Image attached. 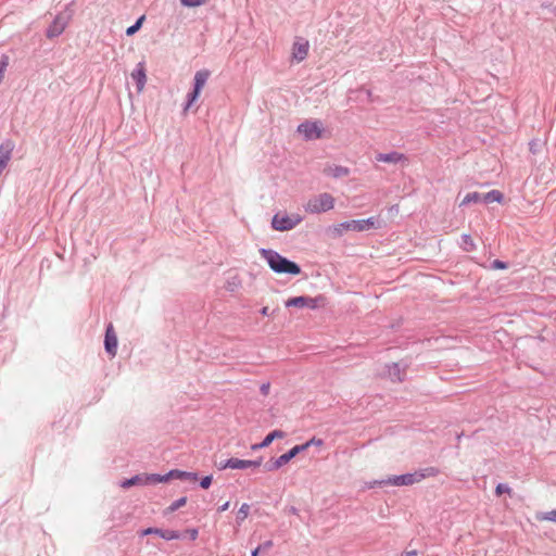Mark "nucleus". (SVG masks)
Listing matches in <instances>:
<instances>
[{"label": "nucleus", "instance_id": "393cba45", "mask_svg": "<svg viewBox=\"0 0 556 556\" xmlns=\"http://www.w3.org/2000/svg\"><path fill=\"white\" fill-rule=\"evenodd\" d=\"M187 503V497L186 496H182L176 501H174L165 510H164V514L167 515V514H172L174 511H176L177 509H179L180 507L185 506Z\"/></svg>", "mask_w": 556, "mask_h": 556}, {"label": "nucleus", "instance_id": "8fccbe9b", "mask_svg": "<svg viewBox=\"0 0 556 556\" xmlns=\"http://www.w3.org/2000/svg\"><path fill=\"white\" fill-rule=\"evenodd\" d=\"M366 93H367V97L370 99L371 98V91L370 90H366Z\"/></svg>", "mask_w": 556, "mask_h": 556}, {"label": "nucleus", "instance_id": "6e6552de", "mask_svg": "<svg viewBox=\"0 0 556 556\" xmlns=\"http://www.w3.org/2000/svg\"><path fill=\"white\" fill-rule=\"evenodd\" d=\"M67 23L68 16L64 14H58L46 30L47 38L53 39L59 37L64 31Z\"/></svg>", "mask_w": 556, "mask_h": 556}, {"label": "nucleus", "instance_id": "c03bdc74", "mask_svg": "<svg viewBox=\"0 0 556 556\" xmlns=\"http://www.w3.org/2000/svg\"><path fill=\"white\" fill-rule=\"evenodd\" d=\"M288 514L299 515V509L295 506H290L286 509Z\"/></svg>", "mask_w": 556, "mask_h": 556}, {"label": "nucleus", "instance_id": "72a5a7b5", "mask_svg": "<svg viewBox=\"0 0 556 556\" xmlns=\"http://www.w3.org/2000/svg\"><path fill=\"white\" fill-rule=\"evenodd\" d=\"M184 7L195 8L202 5L205 0H180Z\"/></svg>", "mask_w": 556, "mask_h": 556}, {"label": "nucleus", "instance_id": "c85d7f7f", "mask_svg": "<svg viewBox=\"0 0 556 556\" xmlns=\"http://www.w3.org/2000/svg\"><path fill=\"white\" fill-rule=\"evenodd\" d=\"M144 21V15L140 16L134 25L129 26L127 29H126V35L127 36H132L135 35L142 26V23Z\"/></svg>", "mask_w": 556, "mask_h": 556}, {"label": "nucleus", "instance_id": "4c0bfd02", "mask_svg": "<svg viewBox=\"0 0 556 556\" xmlns=\"http://www.w3.org/2000/svg\"><path fill=\"white\" fill-rule=\"evenodd\" d=\"M231 462H233V457L232 458H229V459H226L225 462H220L217 467L219 470H224L226 468H231L233 469V465H231Z\"/></svg>", "mask_w": 556, "mask_h": 556}, {"label": "nucleus", "instance_id": "0eeeda50", "mask_svg": "<svg viewBox=\"0 0 556 556\" xmlns=\"http://www.w3.org/2000/svg\"><path fill=\"white\" fill-rule=\"evenodd\" d=\"M420 475H415V472H408L400 476H392L389 477L386 480H381L378 482L379 485H395V486H402V485H413L415 483H418V478Z\"/></svg>", "mask_w": 556, "mask_h": 556}, {"label": "nucleus", "instance_id": "6ab92c4d", "mask_svg": "<svg viewBox=\"0 0 556 556\" xmlns=\"http://www.w3.org/2000/svg\"><path fill=\"white\" fill-rule=\"evenodd\" d=\"M388 375L392 381H403L404 372L399 363H392L387 366Z\"/></svg>", "mask_w": 556, "mask_h": 556}, {"label": "nucleus", "instance_id": "412c9836", "mask_svg": "<svg viewBox=\"0 0 556 556\" xmlns=\"http://www.w3.org/2000/svg\"><path fill=\"white\" fill-rule=\"evenodd\" d=\"M504 200V194L498 190H491L482 194V202L489 204L492 202L501 203Z\"/></svg>", "mask_w": 556, "mask_h": 556}, {"label": "nucleus", "instance_id": "20e7f679", "mask_svg": "<svg viewBox=\"0 0 556 556\" xmlns=\"http://www.w3.org/2000/svg\"><path fill=\"white\" fill-rule=\"evenodd\" d=\"M303 218L299 214L287 215L276 213L271 219V227L277 231H289L295 228Z\"/></svg>", "mask_w": 556, "mask_h": 556}, {"label": "nucleus", "instance_id": "c9c22d12", "mask_svg": "<svg viewBox=\"0 0 556 556\" xmlns=\"http://www.w3.org/2000/svg\"><path fill=\"white\" fill-rule=\"evenodd\" d=\"M212 480H213L212 475L203 477V478L200 480V486H201L202 489H208V488H210V485L212 484Z\"/></svg>", "mask_w": 556, "mask_h": 556}, {"label": "nucleus", "instance_id": "de8ad7c7", "mask_svg": "<svg viewBox=\"0 0 556 556\" xmlns=\"http://www.w3.org/2000/svg\"><path fill=\"white\" fill-rule=\"evenodd\" d=\"M260 313L263 315V316H268L269 315V308L267 306H264Z\"/></svg>", "mask_w": 556, "mask_h": 556}, {"label": "nucleus", "instance_id": "37998d69", "mask_svg": "<svg viewBox=\"0 0 556 556\" xmlns=\"http://www.w3.org/2000/svg\"><path fill=\"white\" fill-rule=\"evenodd\" d=\"M260 390H261V393H262V394H264V395L268 394L269 383H263V384L261 386V389H260Z\"/></svg>", "mask_w": 556, "mask_h": 556}, {"label": "nucleus", "instance_id": "dca6fc26", "mask_svg": "<svg viewBox=\"0 0 556 556\" xmlns=\"http://www.w3.org/2000/svg\"><path fill=\"white\" fill-rule=\"evenodd\" d=\"M324 174L333 178H342L349 176L350 169L341 165H328L324 168Z\"/></svg>", "mask_w": 556, "mask_h": 556}, {"label": "nucleus", "instance_id": "2f4dec72", "mask_svg": "<svg viewBox=\"0 0 556 556\" xmlns=\"http://www.w3.org/2000/svg\"><path fill=\"white\" fill-rule=\"evenodd\" d=\"M324 444V441L321 439H317L313 437L311 440L305 442L304 444H300L299 446H303L304 451H306L311 445L321 446Z\"/></svg>", "mask_w": 556, "mask_h": 556}, {"label": "nucleus", "instance_id": "a19ab883", "mask_svg": "<svg viewBox=\"0 0 556 556\" xmlns=\"http://www.w3.org/2000/svg\"><path fill=\"white\" fill-rule=\"evenodd\" d=\"M257 547H261V551H268L273 547V541H270V540L265 541L263 544L258 545Z\"/></svg>", "mask_w": 556, "mask_h": 556}, {"label": "nucleus", "instance_id": "cd10ccee", "mask_svg": "<svg viewBox=\"0 0 556 556\" xmlns=\"http://www.w3.org/2000/svg\"><path fill=\"white\" fill-rule=\"evenodd\" d=\"M249 513H250V505L247 503L242 504L237 513V518H236L237 523L241 525V522L248 517Z\"/></svg>", "mask_w": 556, "mask_h": 556}, {"label": "nucleus", "instance_id": "f03ea898", "mask_svg": "<svg viewBox=\"0 0 556 556\" xmlns=\"http://www.w3.org/2000/svg\"><path fill=\"white\" fill-rule=\"evenodd\" d=\"M376 219L375 217H369L366 219H353V220H346L343 223H340L338 225H334L331 228V232L334 238L343 236L346 231H365L372 227H375Z\"/></svg>", "mask_w": 556, "mask_h": 556}, {"label": "nucleus", "instance_id": "ea45409f", "mask_svg": "<svg viewBox=\"0 0 556 556\" xmlns=\"http://www.w3.org/2000/svg\"><path fill=\"white\" fill-rule=\"evenodd\" d=\"M186 532L188 533L190 540H192V541L197 540L198 534H199L198 529H188Z\"/></svg>", "mask_w": 556, "mask_h": 556}, {"label": "nucleus", "instance_id": "49530a36", "mask_svg": "<svg viewBox=\"0 0 556 556\" xmlns=\"http://www.w3.org/2000/svg\"><path fill=\"white\" fill-rule=\"evenodd\" d=\"M229 508V502H226L225 504H223L222 506L218 507V511L222 513V511H225Z\"/></svg>", "mask_w": 556, "mask_h": 556}, {"label": "nucleus", "instance_id": "79ce46f5", "mask_svg": "<svg viewBox=\"0 0 556 556\" xmlns=\"http://www.w3.org/2000/svg\"><path fill=\"white\" fill-rule=\"evenodd\" d=\"M418 553L416 549H405L401 556H416Z\"/></svg>", "mask_w": 556, "mask_h": 556}, {"label": "nucleus", "instance_id": "423d86ee", "mask_svg": "<svg viewBox=\"0 0 556 556\" xmlns=\"http://www.w3.org/2000/svg\"><path fill=\"white\" fill-rule=\"evenodd\" d=\"M304 452L303 446L295 445L290 448L287 453L280 455L277 459H270L264 465L266 471L278 470L283 465L288 464L291 459H293L298 454Z\"/></svg>", "mask_w": 556, "mask_h": 556}, {"label": "nucleus", "instance_id": "c756f323", "mask_svg": "<svg viewBox=\"0 0 556 556\" xmlns=\"http://www.w3.org/2000/svg\"><path fill=\"white\" fill-rule=\"evenodd\" d=\"M201 91H197L192 88V90L187 94V103L185 110L189 109L200 97Z\"/></svg>", "mask_w": 556, "mask_h": 556}, {"label": "nucleus", "instance_id": "4be33fe9", "mask_svg": "<svg viewBox=\"0 0 556 556\" xmlns=\"http://www.w3.org/2000/svg\"><path fill=\"white\" fill-rule=\"evenodd\" d=\"M174 477H175V479H179V480H190V481L198 480L197 472H189V471H184V470H179V469H174Z\"/></svg>", "mask_w": 556, "mask_h": 556}, {"label": "nucleus", "instance_id": "2eb2a0df", "mask_svg": "<svg viewBox=\"0 0 556 556\" xmlns=\"http://www.w3.org/2000/svg\"><path fill=\"white\" fill-rule=\"evenodd\" d=\"M149 473L135 475L129 479H125L121 482L123 489H129L135 485H150Z\"/></svg>", "mask_w": 556, "mask_h": 556}, {"label": "nucleus", "instance_id": "f704fd0d", "mask_svg": "<svg viewBox=\"0 0 556 556\" xmlns=\"http://www.w3.org/2000/svg\"><path fill=\"white\" fill-rule=\"evenodd\" d=\"M8 65H9V59H8V56L4 55L0 60V83L3 79L4 72H5Z\"/></svg>", "mask_w": 556, "mask_h": 556}, {"label": "nucleus", "instance_id": "e433bc0d", "mask_svg": "<svg viewBox=\"0 0 556 556\" xmlns=\"http://www.w3.org/2000/svg\"><path fill=\"white\" fill-rule=\"evenodd\" d=\"M540 519L556 522V509L544 513Z\"/></svg>", "mask_w": 556, "mask_h": 556}, {"label": "nucleus", "instance_id": "f257e3e1", "mask_svg": "<svg viewBox=\"0 0 556 556\" xmlns=\"http://www.w3.org/2000/svg\"><path fill=\"white\" fill-rule=\"evenodd\" d=\"M261 256L267 262L269 268L276 274L300 275L302 269L295 262L282 256L271 249H260Z\"/></svg>", "mask_w": 556, "mask_h": 556}, {"label": "nucleus", "instance_id": "a878e982", "mask_svg": "<svg viewBox=\"0 0 556 556\" xmlns=\"http://www.w3.org/2000/svg\"><path fill=\"white\" fill-rule=\"evenodd\" d=\"M462 248L466 252H471L476 249V244L470 235L465 233L462 236Z\"/></svg>", "mask_w": 556, "mask_h": 556}, {"label": "nucleus", "instance_id": "4468645a", "mask_svg": "<svg viewBox=\"0 0 556 556\" xmlns=\"http://www.w3.org/2000/svg\"><path fill=\"white\" fill-rule=\"evenodd\" d=\"M131 77L137 85V90L139 92L142 91L144 88L146 81H147V75H146V68H144L143 62H139L137 64V67L131 73Z\"/></svg>", "mask_w": 556, "mask_h": 556}, {"label": "nucleus", "instance_id": "5701e85b", "mask_svg": "<svg viewBox=\"0 0 556 556\" xmlns=\"http://www.w3.org/2000/svg\"><path fill=\"white\" fill-rule=\"evenodd\" d=\"M482 202V194L479 192H469L465 195L463 201L460 202V206L468 205L470 203H480Z\"/></svg>", "mask_w": 556, "mask_h": 556}, {"label": "nucleus", "instance_id": "f8f14e48", "mask_svg": "<svg viewBox=\"0 0 556 556\" xmlns=\"http://www.w3.org/2000/svg\"><path fill=\"white\" fill-rule=\"evenodd\" d=\"M308 41L304 38L296 37L295 41L293 42L292 47V56L298 62L303 61L308 53Z\"/></svg>", "mask_w": 556, "mask_h": 556}, {"label": "nucleus", "instance_id": "7c9ffc66", "mask_svg": "<svg viewBox=\"0 0 556 556\" xmlns=\"http://www.w3.org/2000/svg\"><path fill=\"white\" fill-rule=\"evenodd\" d=\"M510 493H511V489L506 483H498L495 488V494L497 496H501L503 494H510Z\"/></svg>", "mask_w": 556, "mask_h": 556}, {"label": "nucleus", "instance_id": "9d476101", "mask_svg": "<svg viewBox=\"0 0 556 556\" xmlns=\"http://www.w3.org/2000/svg\"><path fill=\"white\" fill-rule=\"evenodd\" d=\"M104 349L105 352L114 357L117 352V336L115 333L114 327L112 324H109L105 329L104 336Z\"/></svg>", "mask_w": 556, "mask_h": 556}, {"label": "nucleus", "instance_id": "aec40b11", "mask_svg": "<svg viewBox=\"0 0 556 556\" xmlns=\"http://www.w3.org/2000/svg\"><path fill=\"white\" fill-rule=\"evenodd\" d=\"M148 479L150 480V485H154V484H157V483L168 482L169 480L175 479V477H174V469L169 470L165 475L149 473V478Z\"/></svg>", "mask_w": 556, "mask_h": 556}, {"label": "nucleus", "instance_id": "a211bd4d", "mask_svg": "<svg viewBox=\"0 0 556 556\" xmlns=\"http://www.w3.org/2000/svg\"><path fill=\"white\" fill-rule=\"evenodd\" d=\"M211 72L208 70H200L194 74L193 78V89L197 91H201L204 85L206 84Z\"/></svg>", "mask_w": 556, "mask_h": 556}, {"label": "nucleus", "instance_id": "f3484780", "mask_svg": "<svg viewBox=\"0 0 556 556\" xmlns=\"http://www.w3.org/2000/svg\"><path fill=\"white\" fill-rule=\"evenodd\" d=\"M263 457H258L254 460H245V459H239L233 458V462H231V465H233V469H247L250 467L257 468L262 465Z\"/></svg>", "mask_w": 556, "mask_h": 556}, {"label": "nucleus", "instance_id": "39448f33", "mask_svg": "<svg viewBox=\"0 0 556 556\" xmlns=\"http://www.w3.org/2000/svg\"><path fill=\"white\" fill-rule=\"evenodd\" d=\"M324 304H325V298L323 295H318L316 298H311L307 295H300V296L290 298L285 303V305L287 307H298V308L308 307L312 309H315Z\"/></svg>", "mask_w": 556, "mask_h": 556}, {"label": "nucleus", "instance_id": "9b49d317", "mask_svg": "<svg viewBox=\"0 0 556 556\" xmlns=\"http://www.w3.org/2000/svg\"><path fill=\"white\" fill-rule=\"evenodd\" d=\"M150 534H156L166 541L178 540L181 538V533L179 531L169 530V529L164 530V529L152 528V527L143 529L140 533L141 536H146V535H150Z\"/></svg>", "mask_w": 556, "mask_h": 556}, {"label": "nucleus", "instance_id": "473e14b6", "mask_svg": "<svg viewBox=\"0 0 556 556\" xmlns=\"http://www.w3.org/2000/svg\"><path fill=\"white\" fill-rule=\"evenodd\" d=\"M240 287V281L237 279V277H233L231 280H228L226 283V290L230 292H235Z\"/></svg>", "mask_w": 556, "mask_h": 556}, {"label": "nucleus", "instance_id": "bb28decb", "mask_svg": "<svg viewBox=\"0 0 556 556\" xmlns=\"http://www.w3.org/2000/svg\"><path fill=\"white\" fill-rule=\"evenodd\" d=\"M438 472H439V470L437 468L428 467V468L421 469L419 471H415V475H420V477L418 478V482H420L421 480H424L427 477H435L438 475Z\"/></svg>", "mask_w": 556, "mask_h": 556}, {"label": "nucleus", "instance_id": "58836bf2", "mask_svg": "<svg viewBox=\"0 0 556 556\" xmlns=\"http://www.w3.org/2000/svg\"><path fill=\"white\" fill-rule=\"evenodd\" d=\"M507 267H508V264L501 260H495L492 263V268H495V269H506Z\"/></svg>", "mask_w": 556, "mask_h": 556}, {"label": "nucleus", "instance_id": "7ed1b4c3", "mask_svg": "<svg viewBox=\"0 0 556 556\" xmlns=\"http://www.w3.org/2000/svg\"><path fill=\"white\" fill-rule=\"evenodd\" d=\"M333 206L334 198L330 193L324 192L311 198L304 205V210L309 214H320L332 210Z\"/></svg>", "mask_w": 556, "mask_h": 556}, {"label": "nucleus", "instance_id": "b1692460", "mask_svg": "<svg viewBox=\"0 0 556 556\" xmlns=\"http://www.w3.org/2000/svg\"><path fill=\"white\" fill-rule=\"evenodd\" d=\"M286 437V433L281 430H274L269 432L264 439H263V445L268 446L275 439H282Z\"/></svg>", "mask_w": 556, "mask_h": 556}, {"label": "nucleus", "instance_id": "a18cd8bd", "mask_svg": "<svg viewBox=\"0 0 556 556\" xmlns=\"http://www.w3.org/2000/svg\"><path fill=\"white\" fill-rule=\"evenodd\" d=\"M264 447H267L266 445H263V441L261 443H256V444H253L251 446V450L252 451H257V450H261V448H264Z\"/></svg>", "mask_w": 556, "mask_h": 556}, {"label": "nucleus", "instance_id": "09e8293b", "mask_svg": "<svg viewBox=\"0 0 556 556\" xmlns=\"http://www.w3.org/2000/svg\"><path fill=\"white\" fill-rule=\"evenodd\" d=\"M260 552H261V547H256L255 549L252 551L251 556H257Z\"/></svg>", "mask_w": 556, "mask_h": 556}, {"label": "nucleus", "instance_id": "1a4fd4ad", "mask_svg": "<svg viewBox=\"0 0 556 556\" xmlns=\"http://www.w3.org/2000/svg\"><path fill=\"white\" fill-rule=\"evenodd\" d=\"M298 131L302 134L305 139L312 140L320 138L323 129L318 122L306 121L299 125Z\"/></svg>", "mask_w": 556, "mask_h": 556}, {"label": "nucleus", "instance_id": "ddd939ff", "mask_svg": "<svg viewBox=\"0 0 556 556\" xmlns=\"http://www.w3.org/2000/svg\"><path fill=\"white\" fill-rule=\"evenodd\" d=\"M375 160L377 162H383V163H407L408 159L403 153H400L397 151H391L389 153H378L375 156Z\"/></svg>", "mask_w": 556, "mask_h": 556}]
</instances>
